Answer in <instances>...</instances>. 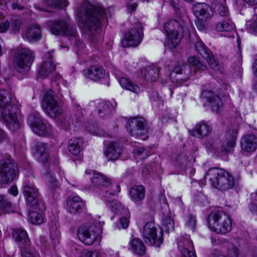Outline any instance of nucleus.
I'll return each instance as SVG.
<instances>
[{"label": "nucleus", "instance_id": "1", "mask_svg": "<svg viewBox=\"0 0 257 257\" xmlns=\"http://www.w3.org/2000/svg\"><path fill=\"white\" fill-rule=\"evenodd\" d=\"M79 22L84 32L92 41L100 32L102 26L107 22L105 9L99 5L83 2L77 9Z\"/></svg>", "mask_w": 257, "mask_h": 257}, {"label": "nucleus", "instance_id": "2", "mask_svg": "<svg viewBox=\"0 0 257 257\" xmlns=\"http://www.w3.org/2000/svg\"><path fill=\"white\" fill-rule=\"evenodd\" d=\"M204 178L208 179L213 187L220 191L231 189L237 183V181L229 173L217 167L210 168L206 173Z\"/></svg>", "mask_w": 257, "mask_h": 257}, {"label": "nucleus", "instance_id": "3", "mask_svg": "<svg viewBox=\"0 0 257 257\" xmlns=\"http://www.w3.org/2000/svg\"><path fill=\"white\" fill-rule=\"evenodd\" d=\"M164 30L167 36V44L171 49L180 43L184 34L189 32L188 27L183 20H171L165 23Z\"/></svg>", "mask_w": 257, "mask_h": 257}, {"label": "nucleus", "instance_id": "4", "mask_svg": "<svg viewBox=\"0 0 257 257\" xmlns=\"http://www.w3.org/2000/svg\"><path fill=\"white\" fill-rule=\"evenodd\" d=\"M208 225L210 229L219 234H225L232 229L230 217L222 210H215L209 214Z\"/></svg>", "mask_w": 257, "mask_h": 257}, {"label": "nucleus", "instance_id": "5", "mask_svg": "<svg viewBox=\"0 0 257 257\" xmlns=\"http://www.w3.org/2000/svg\"><path fill=\"white\" fill-rule=\"evenodd\" d=\"M24 194L27 205L32 209L42 211L45 209L38 189L29 181L26 182L23 186Z\"/></svg>", "mask_w": 257, "mask_h": 257}, {"label": "nucleus", "instance_id": "6", "mask_svg": "<svg viewBox=\"0 0 257 257\" xmlns=\"http://www.w3.org/2000/svg\"><path fill=\"white\" fill-rule=\"evenodd\" d=\"M17 172V166L10 156L0 160V183L7 184L12 182Z\"/></svg>", "mask_w": 257, "mask_h": 257}, {"label": "nucleus", "instance_id": "7", "mask_svg": "<svg viewBox=\"0 0 257 257\" xmlns=\"http://www.w3.org/2000/svg\"><path fill=\"white\" fill-rule=\"evenodd\" d=\"M141 233L145 242L149 245L160 246L163 241L162 233L159 231L154 222H147Z\"/></svg>", "mask_w": 257, "mask_h": 257}, {"label": "nucleus", "instance_id": "8", "mask_svg": "<svg viewBox=\"0 0 257 257\" xmlns=\"http://www.w3.org/2000/svg\"><path fill=\"white\" fill-rule=\"evenodd\" d=\"M42 107L45 113L52 118H56L63 112L62 108L55 96V92L51 90L45 94Z\"/></svg>", "mask_w": 257, "mask_h": 257}, {"label": "nucleus", "instance_id": "9", "mask_svg": "<svg viewBox=\"0 0 257 257\" xmlns=\"http://www.w3.org/2000/svg\"><path fill=\"white\" fill-rule=\"evenodd\" d=\"M104 222L101 223L99 221L95 229L94 226H91L89 228L86 227L79 228L77 231L79 239L87 245H91L96 241H100V234L102 232V226Z\"/></svg>", "mask_w": 257, "mask_h": 257}, {"label": "nucleus", "instance_id": "10", "mask_svg": "<svg viewBox=\"0 0 257 257\" xmlns=\"http://www.w3.org/2000/svg\"><path fill=\"white\" fill-rule=\"evenodd\" d=\"M19 111L18 107L15 104L0 109V119L4 122L12 131L18 130L20 127V122L17 117Z\"/></svg>", "mask_w": 257, "mask_h": 257}, {"label": "nucleus", "instance_id": "11", "mask_svg": "<svg viewBox=\"0 0 257 257\" xmlns=\"http://www.w3.org/2000/svg\"><path fill=\"white\" fill-rule=\"evenodd\" d=\"M33 60L32 52L26 48L22 49L18 52L16 57L15 67L19 72L26 73L30 70Z\"/></svg>", "mask_w": 257, "mask_h": 257}, {"label": "nucleus", "instance_id": "12", "mask_svg": "<svg viewBox=\"0 0 257 257\" xmlns=\"http://www.w3.org/2000/svg\"><path fill=\"white\" fill-rule=\"evenodd\" d=\"M28 123L33 132L40 136H46L52 133V126L47 123L38 114H30L28 118Z\"/></svg>", "mask_w": 257, "mask_h": 257}, {"label": "nucleus", "instance_id": "13", "mask_svg": "<svg viewBox=\"0 0 257 257\" xmlns=\"http://www.w3.org/2000/svg\"><path fill=\"white\" fill-rule=\"evenodd\" d=\"M143 36V27L140 23H137L125 34L122 44L124 46H137L142 42Z\"/></svg>", "mask_w": 257, "mask_h": 257}, {"label": "nucleus", "instance_id": "14", "mask_svg": "<svg viewBox=\"0 0 257 257\" xmlns=\"http://www.w3.org/2000/svg\"><path fill=\"white\" fill-rule=\"evenodd\" d=\"M50 27L51 32L54 35H65L74 38L77 36L75 29L72 26L69 24L67 20L52 22Z\"/></svg>", "mask_w": 257, "mask_h": 257}, {"label": "nucleus", "instance_id": "15", "mask_svg": "<svg viewBox=\"0 0 257 257\" xmlns=\"http://www.w3.org/2000/svg\"><path fill=\"white\" fill-rule=\"evenodd\" d=\"M146 122L142 117H134L129 119L126 127L130 135L136 137L144 136L147 133Z\"/></svg>", "mask_w": 257, "mask_h": 257}, {"label": "nucleus", "instance_id": "16", "mask_svg": "<svg viewBox=\"0 0 257 257\" xmlns=\"http://www.w3.org/2000/svg\"><path fill=\"white\" fill-rule=\"evenodd\" d=\"M192 76L191 67L183 64L182 65L175 66L170 73V77L177 82L186 81Z\"/></svg>", "mask_w": 257, "mask_h": 257}, {"label": "nucleus", "instance_id": "17", "mask_svg": "<svg viewBox=\"0 0 257 257\" xmlns=\"http://www.w3.org/2000/svg\"><path fill=\"white\" fill-rule=\"evenodd\" d=\"M193 11L195 17L202 21L210 19L213 15L211 7L204 3L195 4L193 7Z\"/></svg>", "mask_w": 257, "mask_h": 257}, {"label": "nucleus", "instance_id": "18", "mask_svg": "<svg viewBox=\"0 0 257 257\" xmlns=\"http://www.w3.org/2000/svg\"><path fill=\"white\" fill-rule=\"evenodd\" d=\"M238 127L236 124L231 125L228 127L226 137L228 140L221 147V151L230 152L234 147L238 134Z\"/></svg>", "mask_w": 257, "mask_h": 257}, {"label": "nucleus", "instance_id": "19", "mask_svg": "<svg viewBox=\"0 0 257 257\" xmlns=\"http://www.w3.org/2000/svg\"><path fill=\"white\" fill-rule=\"evenodd\" d=\"M55 65L53 63L52 55L50 52L44 56V62L39 70V76L45 78L55 74Z\"/></svg>", "mask_w": 257, "mask_h": 257}, {"label": "nucleus", "instance_id": "20", "mask_svg": "<svg viewBox=\"0 0 257 257\" xmlns=\"http://www.w3.org/2000/svg\"><path fill=\"white\" fill-rule=\"evenodd\" d=\"M114 192H108V190H105L100 193L101 196L106 202V205L111 210V211L117 214H120L122 211L124 210L121 203L117 200H113L112 197L114 196Z\"/></svg>", "mask_w": 257, "mask_h": 257}, {"label": "nucleus", "instance_id": "21", "mask_svg": "<svg viewBox=\"0 0 257 257\" xmlns=\"http://www.w3.org/2000/svg\"><path fill=\"white\" fill-rule=\"evenodd\" d=\"M13 237L19 246L22 248V254L23 250L30 252L27 249V247L30 246L31 241L28 237L27 232L25 230L22 228L15 229L13 232Z\"/></svg>", "mask_w": 257, "mask_h": 257}, {"label": "nucleus", "instance_id": "22", "mask_svg": "<svg viewBox=\"0 0 257 257\" xmlns=\"http://www.w3.org/2000/svg\"><path fill=\"white\" fill-rule=\"evenodd\" d=\"M85 207V202L78 196H70L67 199V210L72 214L80 213Z\"/></svg>", "mask_w": 257, "mask_h": 257}, {"label": "nucleus", "instance_id": "23", "mask_svg": "<svg viewBox=\"0 0 257 257\" xmlns=\"http://www.w3.org/2000/svg\"><path fill=\"white\" fill-rule=\"evenodd\" d=\"M34 149L39 162L45 165L49 163V146L47 144L39 142L34 147Z\"/></svg>", "mask_w": 257, "mask_h": 257}, {"label": "nucleus", "instance_id": "24", "mask_svg": "<svg viewBox=\"0 0 257 257\" xmlns=\"http://www.w3.org/2000/svg\"><path fill=\"white\" fill-rule=\"evenodd\" d=\"M83 74L89 79L97 81L104 77L105 70L101 67L92 66L83 70Z\"/></svg>", "mask_w": 257, "mask_h": 257}, {"label": "nucleus", "instance_id": "25", "mask_svg": "<svg viewBox=\"0 0 257 257\" xmlns=\"http://www.w3.org/2000/svg\"><path fill=\"white\" fill-rule=\"evenodd\" d=\"M240 145L242 149L247 152L255 151L257 148V136L255 134H247L241 139Z\"/></svg>", "mask_w": 257, "mask_h": 257}, {"label": "nucleus", "instance_id": "26", "mask_svg": "<svg viewBox=\"0 0 257 257\" xmlns=\"http://www.w3.org/2000/svg\"><path fill=\"white\" fill-rule=\"evenodd\" d=\"M202 96L209 103L212 111L218 112L222 106L221 99L215 93L209 90H204L202 93Z\"/></svg>", "mask_w": 257, "mask_h": 257}, {"label": "nucleus", "instance_id": "27", "mask_svg": "<svg viewBox=\"0 0 257 257\" xmlns=\"http://www.w3.org/2000/svg\"><path fill=\"white\" fill-rule=\"evenodd\" d=\"M182 257H196L192 241L188 238H184L178 242Z\"/></svg>", "mask_w": 257, "mask_h": 257}, {"label": "nucleus", "instance_id": "28", "mask_svg": "<svg viewBox=\"0 0 257 257\" xmlns=\"http://www.w3.org/2000/svg\"><path fill=\"white\" fill-rule=\"evenodd\" d=\"M122 151V148L118 143L111 142L104 150V155L108 161H115L119 157Z\"/></svg>", "mask_w": 257, "mask_h": 257}, {"label": "nucleus", "instance_id": "29", "mask_svg": "<svg viewBox=\"0 0 257 257\" xmlns=\"http://www.w3.org/2000/svg\"><path fill=\"white\" fill-rule=\"evenodd\" d=\"M117 106V103L114 100L111 101L102 102L100 103L98 114L101 117L109 116Z\"/></svg>", "mask_w": 257, "mask_h": 257}, {"label": "nucleus", "instance_id": "30", "mask_svg": "<svg viewBox=\"0 0 257 257\" xmlns=\"http://www.w3.org/2000/svg\"><path fill=\"white\" fill-rule=\"evenodd\" d=\"M129 249L135 254L143 255L146 252V247L142 240L134 238L129 241Z\"/></svg>", "mask_w": 257, "mask_h": 257}, {"label": "nucleus", "instance_id": "31", "mask_svg": "<svg viewBox=\"0 0 257 257\" xmlns=\"http://www.w3.org/2000/svg\"><path fill=\"white\" fill-rule=\"evenodd\" d=\"M91 181L94 186L105 189L111 185L110 180L102 174L94 173L91 178Z\"/></svg>", "mask_w": 257, "mask_h": 257}, {"label": "nucleus", "instance_id": "32", "mask_svg": "<svg viewBox=\"0 0 257 257\" xmlns=\"http://www.w3.org/2000/svg\"><path fill=\"white\" fill-rule=\"evenodd\" d=\"M83 140L81 138H73L68 143L69 152L74 156L79 154L83 146Z\"/></svg>", "mask_w": 257, "mask_h": 257}, {"label": "nucleus", "instance_id": "33", "mask_svg": "<svg viewBox=\"0 0 257 257\" xmlns=\"http://www.w3.org/2000/svg\"><path fill=\"white\" fill-rule=\"evenodd\" d=\"M25 36L29 41L39 40L41 36L39 26L34 24L29 26L25 31Z\"/></svg>", "mask_w": 257, "mask_h": 257}, {"label": "nucleus", "instance_id": "34", "mask_svg": "<svg viewBox=\"0 0 257 257\" xmlns=\"http://www.w3.org/2000/svg\"><path fill=\"white\" fill-rule=\"evenodd\" d=\"M131 199L134 201H141L145 198V190L143 186H135L130 190Z\"/></svg>", "mask_w": 257, "mask_h": 257}, {"label": "nucleus", "instance_id": "35", "mask_svg": "<svg viewBox=\"0 0 257 257\" xmlns=\"http://www.w3.org/2000/svg\"><path fill=\"white\" fill-rule=\"evenodd\" d=\"M119 82L122 87L134 92L137 95H138L141 92V89L138 85L125 77H120Z\"/></svg>", "mask_w": 257, "mask_h": 257}, {"label": "nucleus", "instance_id": "36", "mask_svg": "<svg viewBox=\"0 0 257 257\" xmlns=\"http://www.w3.org/2000/svg\"><path fill=\"white\" fill-rule=\"evenodd\" d=\"M159 68L157 66L148 67L145 69L144 75L148 81H155L159 77Z\"/></svg>", "mask_w": 257, "mask_h": 257}, {"label": "nucleus", "instance_id": "37", "mask_svg": "<svg viewBox=\"0 0 257 257\" xmlns=\"http://www.w3.org/2000/svg\"><path fill=\"white\" fill-rule=\"evenodd\" d=\"M48 181L47 186L50 194L52 198L57 199L59 196L58 182L52 177H49Z\"/></svg>", "mask_w": 257, "mask_h": 257}, {"label": "nucleus", "instance_id": "38", "mask_svg": "<svg viewBox=\"0 0 257 257\" xmlns=\"http://www.w3.org/2000/svg\"><path fill=\"white\" fill-rule=\"evenodd\" d=\"M226 0H214L212 3L213 6L216 9L220 16L225 18H228L229 12L227 7L225 5Z\"/></svg>", "mask_w": 257, "mask_h": 257}, {"label": "nucleus", "instance_id": "39", "mask_svg": "<svg viewBox=\"0 0 257 257\" xmlns=\"http://www.w3.org/2000/svg\"><path fill=\"white\" fill-rule=\"evenodd\" d=\"M12 202L5 195H0V210L5 213H10L14 210Z\"/></svg>", "mask_w": 257, "mask_h": 257}, {"label": "nucleus", "instance_id": "40", "mask_svg": "<svg viewBox=\"0 0 257 257\" xmlns=\"http://www.w3.org/2000/svg\"><path fill=\"white\" fill-rule=\"evenodd\" d=\"M12 95L6 90H0V109L12 105Z\"/></svg>", "mask_w": 257, "mask_h": 257}, {"label": "nucleus", "instance_id": "41", "mask_svg": "<svg viewBox=\"0 0 257 257\" xmlns=\"http://www.w3.org/2000/svg\"><path fill=\"white\" fill-rule=\"evenodd\" d=\"M234 25L229 20L228 18L226 21L219 22L216 26V29L218 31L222 32H231L234 29Z\"/></svg>", "mask_w": 257, "mask_h": 257}, {"label": "nucleus", "instance_id": "42", "mask_svg": "<svg viewBox=\"0 0 257 257\" xmlns=\"http://www.w3.org/2000/svg\"><path fill=\"white\" fill-rule=\"evenodd\" d=\"M195 49L204 59H208L209 55L211 54L210 50L206 48L203 42L200 40L196 42Z\"/></svg>", "mask_w": 257, "mask_h": 257}, {"label": "nucleus", "instance_id": "43", "mask_svg": "<svg viewBox=\"0 0 257 257\" xmlns=\"http://www.w3.org/2000/svg\"><path fill=\"white\" fill-rule=\"evenodd\" d=\"M205 59L208 62L210 68L213 70L219 73L223 72V68L222 64L217 60H215L212 53L209 55V58H208V59Z\"/></svg>", "mask_w": 257, "mask_h": 257}, {"label": "nucleus", "instance_id": "44", "mask_svg": "<svg viewBox=\"0 0 257 257\" xmlns=\"http://www.w3.org/2000/svg\"><path fill=\"white\" fill-rule=\"evenodd\" d=\"M195 130L200 137H204L208 135L211 132V127L206 123L201 122L196 124Z\"/></svg>", "mask_w": 257, "mask_h": 257}, {"label": "nucleus", "instance_id": "45", "mask_svg": "<svg viewBox=\"0 0 257 257\" xmlns=\"http://www.w3.org/2000/svg\"><path fill=\"white\" fill-rule=\"evenodd\" d=\"M188 62L195 70L204 71L207 69V66L195 57H189Z\"/></svg>", "mask_w": 257, "mask_h": 257}, {"label": "nucleus", "instance_id": "46", "mask_svg": "<svg viewBox=\"0 0 257 257\" xmlns=\"http://www.w3.org/2000/svg\"><path fill=\"white\" fill-rule=\"evenodd\" d=\"M162 227L166 232L174 230V222L173 219L169 216H165L162 219Z\"/></svg>", "mask_w": 257, "mask_h": 257}, {"label": "nucleus", "instance_id": "47", "mask_svg": "<svg viewBox=\"0 0 257 257\" xmlns=\"http://www.w3.org/2000/svg\"><path fill=\"white\" fill-rule=\"evenodd\" d=\"M29 218L32 224L39 225L44 221L43 215L36 211H31L29 213Z\"/></svg>", "mask_w": 257, "mask_h": 257}, {"label": "nucleus", "instance_id": "48", "mask_svg": "<svg viewBox=\"0 0 257 257\" xmlns=\"http://www.w3.org/2000/svg\"><path fill=\"white\" fill-rule=\"evenodd\" d=\"M47 5L53 8H63L68 6L67 0H45Z\"/></svg>", "mask_w": 257, "mask_h": 257}, {"label": "nucleus", "instance_id": "49", "mask_svg": "<svg viewBox=\"0 0 257 257\" xmlns=\"http://www.w3.org/2000/svg\"><path fill=\"white\" fill-rule=\"evenodd\" d=\"M80 120L78 117L74 116V118L72 115H70L65 116L61 122H62V125L63 127L65 128H67L71 124H74V122H79Z\"/></svg>", "mask_w": 257, "mask_h": 257}, {"label": "nucleus", "instance_id": "50", "mask_svg": "<svg viewBox=\"0 0 257 257\" xmlns=\"http://www.w3.org/2000/svg\"><path fill=\"white\" fill-rule=\"evenodd\" d=\"M196 225V217L192 215H189L188 216L185 223L186 227L193 232L195 229Z\"/></svg>", "mask_w": 257, "mask_h": 257}, {"label": "nucleus", "instance_id": "51", "mask_svg": "<svg viewBox=\"0 0 257 257\" xmlns=\"http://www.w3.org/2000/svg\"><path fill=\"white\" fill-rule=\"evenodd\" d=\"M227 257H243L239 248L234 245L231 248L228 249L227 252Z\"/></svg>", "mask_w": 257, "mask_h": 257}, {"label": "nucleus", "instance_id": "52", "mask_svg": "<svg viewBox=\"0 0 257 257\" xmlns=\"http://www.w3.org/2000/svg\"><path fill=\"white\" fill-rule=\"evenodd\" d=\"M80 257H101L98 252L96 251H90L83 250L80 255Z\"/></svg>", "mask_w": 257, "mask_h": 257}, {"label": "nucleus", "instance_id": "53", "mask_svg": "<svg viewBox=\"0 0 257 257\" xmlns=\"http://www.w3.org/2000/svg\"><path fill=\"white\" fill-rule=\"evenodd\" d=\"M252 202L249 207L250 210L257 213V192L251 194Z\"/></svg>", "mask_w": 257, "mask_h": 257}, {"label": "nucleus", "instance_id": "54", "mask_svg": "<svg viewBox=\"0 0 257 257\" xmlns=\"http://www.w3.org/2000/svg\"><path fill=\"white\" fill-rule=\"evenodd\" d=\"M21 27V22L19 19H15L13 20L12 23V28L15 32H18Z\"/></svg>", "mask_w": 257, "mask_h": 257}, {"label": "nucleus", "instance_id": "55", "mask_svg": "<svg viewBox=\"0 0 257 257\" xmlns=\"http://www.w3.org/2000/svg\"><path fill=\"white\" fill-rule=\"evenodd\" d=\"M211 241L213 245H218L226 242V239L224 238H219L216 236H211Z\"/></svg>", "mask_w": 257, "mask_h": 257}, {"label": "nucleus", "instance_id": "56", "mask_svg": "<svg viewBox=\"0 0 257 257\" xmlns=\"http://www.w3.org/2000/svg\"><path fill=\"white\" fill-rule=\"evenodd\" d=\"M10 3L12 8L14 10L18 9L19 10H22L24 9V6L19 4L18 0H10Z\"/></svg>", "mask_w": 257, "mask_h": 257}, {"label": "nucleus", "instance_id": "57", "mask_svg": "<svg viewBox=\"0 0 257 257\" xmlns=\"http://www.w3.org/2000/svg\"><path fill=\"white\" fill-rule=\"evenodd\" d=\"M248 31L252 34H257V20L250 24Z\"/></svg>", "mask_w": 257, "mask_h": 257}, {"label": "nucleus", "instance_id": "58", "mask_svg": "<svg viewBox=\"0 0 257 257\" xmlns=\"http://www.w3.org/2000/svg\"><path fill=\"white\" fill-rule=\"evenodd\" d=\"M10 27V23L6 21L0 25V33H5Z\"/></svg>", "mask_w": 257, "mask_h": 257}, {"label": "nucleus", "instance_id": "59", "mask_svg": "<svg viewBox=\"0 0 257 257\" xmlns=\"http://www.w3.org/2000/svg\"><path fill=\"white\" fill-rule=\"evenodd\" d=\"M120 224L123 228H126L128 227L129 224L128 218L126 217H122L120 219Z\"/></svg>", "mask_w": 257, "mask_h": 257}, {"label": "nucleus", "instance_id": "60", "mask_svg": "<svg viewBox=\"0 0 257 257\" xmlns=\"http://www.w3.org/2000/svg\"><path fill=\"white\" fill-rule=\"evenodd\" d=\"M205 200L206 197L201 192L198 193L197 195L195 197V200L200 203H203Z\"/></svg>", "mask_w": 257, "mask_h": 257}, {"label": "nucleus", "instance_id": "61", "mask_svg": "<svg viewBox=\"0 0 257 257\" xmlns=\"http://www.w3.org/2000/svg\"><path fill=\"white\" fill-rule=\"evenodd\" d=\"M136 152L139 155H142L143 156L141 157L142 159H145L147 157V155L146 150L144 148H138L136 150Z\"/></svg>", "mask_w": 257, "mask_h": 257}, {"label": "nucleus", "instance_id": "62", "mask_svg": "<svg viewBox=\"0 0 257 257\" xmlns=\"http://www.w3.org/2000/svg\"><path fill=\"white\" fill-rule=\"evenodd\" d=\"M8 192L14 196H16L18 194V191L17 187L12 186L9 190Z\"/></svg>", "mask_w": 257, "mask_h": 257}, {"label": "nucleus", "instance_id": "63", "mask_svg": "<svg viewBox=\"0 0 257 257\" xmlns=\"http://www.w3.org/2000/svg\"><path fill=\"white\" fill-rule=\"evenodd\" d=\"M7 135L6 133L0 128V143L7 139Z\"/></svg>", "mask_w": 257, "mask_h": 257}, {"label": "nucleus", "instance_id": "64", "mask_svg": "<svg viewBox=\"0 0 257 257\" xmlns=\"http://www.w3.org/2000/svg\"><path fill=\"white\" fill-rule=\"evenodd\" d=\"M252 71L255 76L257 77V59L254 60L252 65Z\"/></svg>", "mask_w": 257, "mask_h": 257}]
</instances>
